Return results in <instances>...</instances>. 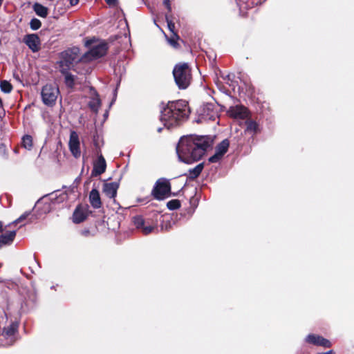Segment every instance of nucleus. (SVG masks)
Listing matches in <instances>:
<instances>
[{"mask_svg": "<svg viewBox=\"0 0 354 354\" xmlns=\"http://www.w3.org/2000/svg\"><path fill=\"white\" fill-rule=\"evenodd\" d=\"M213 139L207 136H187L182 137L177 146L176 153L180 162L192 164L199 160L211 147Z\"/></svg>", "mask_w": 354, "mask_h": 354, "instance_id": "f257e3e1", "label": "nucleus"}, {"mask_svg": "<svg viewBox=\"0 0 354 354\" xmlns=\"http://www.w3.org/2000/svg\"><path fill=\"white\" fill-rule=\"evenodd\" d=\"M190 110L185 100L169 102L162 109L160 120L164 127L171 129L181 125L189 118Z\"/></svg>", "mask_w": 354, "mask_h": 354, "instance_id": "f03ea898", "label": "nucleus"}, {"mask_svg": "<svg viewBox=\"0 0 354 354\" xmlns=\"http://www.w3.org/2000/svg\"><path fill=\"white\" fill-rule=\"evenodd\" d=\"M176 84L180 89L186 88L190 84L191 70L187 63L176 64L173 70Z\"/></svg>", "mask_w": 354, "mask_h": 354, "instance_id": "7ed1b4c3", "label": "nucleus"}, {"mask_svg": "<svg viewBox=\"0 0 354 354\" xmlns=\"http://www.w3.org/2000/svg\"><path fill=\"white\" fill-rule=\"evenodd\" d=\"M59 94V89L52 84L45 85L41 90L42 102L47 106H53L55 104Z\"/></svg>", "mask_w": 354, "mask_h": 354, "instance_id": "20e7f679", "label": "nucleus"}, {"mask_svg": "<svg viewBox=\"0 0 354 354\" xmlns=\"http://www.w3.org/2000/svg\"><path fill=\"white\" fill-rule=\"evenodd\" d=\"M171 191L170 183L165 178H160L156 183L153 194L156 199L161 200L168 196Z\"/></svg>", "mask_w": 354, "mask_h": 354, "instance_id": "39448f33", "label": "nucleus"}, {"mask_svg": "<svg viewBox=\"0 0 354 354\" xmlns=\"http://www.w3.org/2000/svg\"><path fill=\"white\" fill-rule=\"evenodd\" d=\"M107 49L106 43H99L93 46L88 53H85L81 59L86 62L100 58L106 54Z\"/></svg>", "mask_w": 354, "mask_h": 354, "instance_id": "423d86ee", "label": "nucleus"}, {"mask_svg": "<svg viewBox=\"0 0 354 354\" xmlns=\"http://www.w3.org/2000/svg\"><path fill=\"white\" fill-rule=\"evenodd\" d=\"M68 147L72 155L78 158L81 156L80 142L79 136L76 131H73L70 133Z\"/></svg>", "mask_w": 354, "mask_h": 354, "instance_id": "0eeeda50", "label": "nucleus"}, {"mask_svg": "<svg viewBox=\"0 0 354 354\" xmlns=\"http://www.w3.org/2000/svg\"><path fill=\"white\" fill-rule=\"evenodd\" d=\"M230 142L227 139L223 140L216 147L215 153L209 158V162H218L227 151Z\"/></svg>", "mask_w": 354, "mask_h": 354, "instance_id": "6e6552de", "label": "nucleus"}, {"mask_svg": "<svg viewBox=\"0 0 354 354\" xmlns=\"http://www.w3.org/2000/svg\"><path fill=\"white\" fill-rule=\"evenodd\" d=\"M106 169V162L102 154L97 156V159L93 162V167L91 171V176L96 177L105 172Z\"/></svg>", "mask_w": 354, "mask_h": 354, "instance_id": "1a4fd4ad", "label": "nucleus"}, {"mask_svg": "<svg viewBox=\"0 0 354 354\" xmlns=\"http://www.w3.org/2000/svg\"><path fill=\"white\" fill-rule=\"evenodd\" d=\"M305 341L308 344L322 346L324 348H329L331 346V343L328 339L315 334H309L306 336Z\"/></svg>", "mask_w": 354, "mask_h": 354, "instance_id": "9d476101", "label": "nucleus"}, {"mask_svg": "<svg viewBox=\"0 0 354 354\" xmlns=\"http://www.w3.org/2000/svg\"><path fill=\"white\" fill-rule=\"evenodd\" d=\"M24 41L33 53H36L39 50L41 41L37 35H27L25 36Z\"/></svg>", "mask_w": 354, "mask_h": 354, "instance_id": "9b49d317", "label": "nucleus"}, {"mask_svg": "<svg viewBox=\"0 0 354 354\" xmlns=\"http://www.w3.org/2000/svg\"><path fill=\"white\" fill-rule=\"evenodd\" d=\"M228 113L231 117L236 119H244L248 116L247 109L241 105L230 106Z\"/></svg>", "mask_w": 354, "mask_h": 354, "instance_id": "f8f14e48", "label": "nucleus"}, {"mask_svg": "<svg viewBox=\"0 0 354 354\" xmlns=\"http://www.w3.org/2000/svg\"><path fill=\"white\" fill-rule=\"evenodd\" d=\"M78 48H73L62 53L63 62L66 63V66H69L73 62L77 59Z\"/></svg>", "mask_w": 354, "mask_h": 354, "instance_id": "ddd939ff", "label": "nucleus"}, {"mask_svg": "<svg viewBox=\"0 0 354 354\" xmlns=\"http://www.w3.org/2000/svg\"><path fill=\"white\" fill-rule=\"evenodd\" d=\"M19 323L17 322H12L9 326L5 327L3 331V335L10 339V342L12 344L14 342V336L18 331Z\"/></svg>", "mask_w": 354, "mask_h": 354, "instance_id": "4468645a", "label": "nucleus"}, {"mask_svg": "<svg viewBox=\"0 0 354 354\" xmlns=\"http://www.w3.org/2000/svg\"><path fill=\"white\" fill-rule=\"evenodd\" d=\"M118 187V183L115 182L105 183L104 185L103 192L107 197L114 198L116 196Z\"/></svg>", "mask_w": 354, "mask_h": 354, "instance_id": "2eb2a0df", "label": "nucleus"}, {"mask_svg": "<svg viewBox=\"0 0 354 354\" xmlns=\"http://www.w3.org/2000/svg\"><path fill=\"white\" fill-rule=\"evenodd\" d=\"M90 203L93 208L97 209L101 207L102 203L100 193L96 189H93L89 194Z\"/></svg>", "mask_w": 354, "mask_h": 354, "instance_id": "dca6fc26", "label": "nucleus"}, {"mask_svg": "<svg viewBox=\"0 0 354 354\" xmlns=\"http://www.w3.org/2000/svg\"><path fill=\"white\" fill-rule=\"evenodd\" d=\"M16 236V231H10L0 236V248L6 245H10Z\"/></svg>", "mask_w": 354, "mask_h": 354, "instance_id": "f3484780", "label": "nucleus"}, {"mask_svg": "<svg viewBox=\"0 0 354 354\" xmlns=\"http://www.w3.org/2000/svg\"><path fill=\"white\" fill-rule=\"evenodd\" d=\"M86 216L87 214L85 211L82 208L77 207L73 212V221L75 223H80L86 218Z\"/></svg>", "mask_w": 354, "mask_h": 354, "instance_id": "a211bd4d", "label": "nucleus"}, {"mask_svg": "<svg viewBox=\"0 0 354 354\" xmlns=\"http://www.w3.org/2000/svg\"><path fill=\"white\" fill-rule=\"evenodd\" d=\"M203 168L204 163L201 162L197 165L195 167L189 169L188 178L192 180L196 178L201 174Z\"/></svg>", "mask_w": 354, "mask_h": 354, "instance_id": "6ab92c4d", "label": "nucleus"}, {"mask_svg": "<svg viewBox=\"0 0 354 354\" xmlns=\"http://www.w3.org/2000/svg\"><path fill=\"white\" fill-rule=\"evenodd\" d=\"M32 8L37 15L43 18L47 17L48 12V8L44 6L43 5L39 3H34Z\"/></svg>", "mask_w": 354, "mask_h": 354, "instance_id": "aec40b11", "label": "nucleus"}, {"mask_svg": "<svg viewBox=\"0 0 354 354\" xmlns=\"http://www.w3.org/2000/svg\"><path fill=\"white\" fill-rule=\"evenodd\" d=\"M62 73L65 76L66 85L69 88H73L75 84V76L64 69L62 70Z\"/></svg>", "mask_w": 354, "mask_h": 354, "instance_id": "412c9836", "label": "nucleus"}, {"mask_svg": "<svg viewBox=\"0 0 354 354\" xmlns=\"http://www.w3.org/2000/svg\"><path fill=\"white\" fill-rule=\"evenodd\" d=\"M165 37L167 40V42L169 44V45L174 48H177L179 46V44L178 43V40L179 39V37L177 35V33H174L171 35L170 37H168L166 35Z\"/></svg>", "mask_w": 354, "mask_h": 354, "instance_id": "4be33fe9", "label": "nucleus"}, {"mask_svg": "<svg viewBox=\"0 0 354 354\" xmlns=\"http://www.w3.org/2000/svg\"><path fill=\"white\" fill-rule=\"evenodd\" d=\"M22 146L30 150L32 147V138L29 135H26L22 138L21 142Z\"/></svg>", "mask_w": 354, "mask_h": 354, "instance_id": "5701e85b", "label": "nucleus"}, {"mask_svg": "<svg viewBox=\"0 0 354 354\" xmlns=\"http://www.w3.org/2000/svg\"><path fill=\"white\" fill-rule=\"evenodd\" d=\"M1 90L5 93H9L12 89V86L6 80H3L0 83Z\"/></svg>", "mask_w": 354, "mask_h": 354, "instance_id": "b1692460", "label": "nucleus"}, {"mask_svg": "<svg viewBox=\"0 0 354 354\" xmlns=\"http://www.w3.org/2000/svg\"><path fill=\"white\" fill-rule=\"evenodd\" d=\"M133 222L134 225L138 229H142L145 224L143 218L140 216H136L133 218Z\"/></svg>", "mask_w": 354, "mask_h": 354, "instance_id": "393cba45", "label": "nucleus"}, {"mask_svg": "<svg viewBox=\"0 0 354 354\" xmlns=\"http://www.w3.org/2000/svg\"><path fill=\"white\" fill-rule=\"evenodd\" d=\"M100 105V100L97 96L94 97L88 104L89 107L93 111L97 112Z\"/></svg>", "mask_w": 354, "mask_h": 354, "instance_id": "a878e982", "label": "nucleus"}, {"mask_svg": "<svg viewBox=\"0 0 354 354\" xmlns=\"http://www.w3.org/2000/svg\"><path fill=\"white\" fill-rule=\"evenodd\" d=\"M167 207L170 210H175L180 207V203L178 200L174 199L169 201L167 204Z\"/></svg>", "mask_w": 354, "mask_h": 354, "instance_id": "bb28decb", "label": "nucleus"}, {"mask_svg": "<svg viewBox=\"0 0 354 354\" xmlns=\"http://www.w3.org/2000/svg\"><path fill=\"white\" fill-rule=\"evenodd\" d=\"M41 26V21L36 18H33L30 20V27L32 30H38Z\"/></svg>", "mask_w": 354, "mask_h": 354, "instance_id": "cd10ccee", "label": "nucleus"}, {"mask_svg": "<svg viewBox=\"0 0 354 354\" xmlns=\"http://www.w3.org/2000/svg\"><path fill=\"white\" fill-rule=\"evenodd\" d=\"M246 124H247L246 130L248 131L254 132V133L256 132L258 125L255 122L250 120V121H248L246 122Z\"/></svg>", "mask_w": 354, "mask_h": 354, "instance_id": "c85d7f7f", "label": "nucleus"}, {"mask_svg": "<svg viewBox=\"0 0 354 354\" xmlns=\"http://www.w3.org/2000/svg\"><path fill=\"white\" fill-rule=\"evenodd\" d=\"M30 214H31L30 211H27V212H24L17 219H16L15 221H13L12 223V224H17V223H19L24 221ZM11 225V223L9 224V225Z\"/></svg>", "mask_w": 354, "mask_h": 354, "instance_id": "c756f323", "label": "nucleus"}, {"mask_svg": "<svg viewBox=\"0 0 354 354\" xmlns=\"http://www.w3.org/2000/svg\"><path fill=\"white\" fill-rule=\"evenodd\" d=\"M165 19H166V21H167V24L168 29L171 31V32L172 34L176 33L174 32V29H175V24H174V23L172 21L171 19H169V17H168L167 15H166Z\"/></svg>", "mask_w": 354, "mask_h": 354, "instance_id": "7c9ffc66", "label": "nucleus"}, {"mask_svg": "<svg viewBox=\"0 0 354 354\" xmlns=\"http://www.w3.org/2000/svg\"><path fill=\"white\" fill-rule=\"evenodd\" d=\"M212 109H213V105L211 104H207L205 108L203 109V111L204 112L205 111V110L207 109V111H211L212 113H207V116L208 117L209 119H211L212 120L214 116H215V113L212 111Z\"/></svg>", "mask_w": 354, "mask_h": 354, "instance_id": "2f4dec72", "label": "nucleus"}, {"mask_svg": "<svg viewBox=\"0 0 354 354\" xmlns=\"http://www.w3.org/2000/svg\"><path fill=\"white\" fill-rule=\"evenodd\" d=\"M154 230V227L151 225H144L142 229V232L145 234H149Z\"/></svg>", "mask_w": 354, "mask_h": 354, "instance_id": "473e14b6", "label": "nucleus"}, {"mask_svg": "<svg viewBox=\"0 0 354 354\" xmlns=\"http://www.w3.org/2000/svg\"><path fill=\"white\" fill-rule=\"evenodd\" d=\"M163 4L166 6V8H167L169 12L171 11V4H170V1L169 0H164L163 1Z\"/></svg>", "mask_w": 354, "mask_h": 354, "instance_id": "72a5a7b5", "label": "nucleus"}, {"mask_svg": "<svg viewBox=\"0 0 354 354\" xmlns=\"http://www.w3.org/2000/svg\"><path fill=\"white\" fill-rule=\"evenodd\" d=\"M107 4L110 6H113L116 5L117 0H105Z\"/></svg>", "mask_w": 354, "mask_h": 354, "instance_id": "f704fd0d", "label": "nucleus"}, {"mask_svg": "<svg viewBox=\"0 0 354 354\" xmlns=\"http://www.w3.org/2000/svg\"><path fill=\"white\" fill-rule=\"evenodd\" d=\"M71 6H75L78 3L79 0H68Z\"/></svg>", "mask_w": 354, "mask_h": 354, "instance_id": "c9c22d12", "label": "nucleus"}, {"mask_svg": "<svg viewBox=\"0 0 354 354\" xmlns=\"http://www.w3.org/2000/svg\"><path fill=\"white\" fill-rule=\"evenodd\" d=\"M13 76L16 80H17L19 82H21L18 74L14 73Z\"/></svg>", "mask_w": 354, "mask_h": 354, "instance_id": "e433bc0d", "label": "nucleus"}, {"mask_svg": "<svg viewBox=\"0 0 354 354\" xmlns=\"http://www.w3.org/2000/svg\"><path fill=\"white\" fill-rule=\"evenodd\" d=\"M34 262L35 264H37L39 268H40V265H39V262L36 260L35 258H34Z\"/></svg>", "mask_w": 354, "mask_h": 354, "instance_id": "4c0bfd02", "label": "nucleus"}, {"mask_svg": "<svg viewBox=\"0 0 354 354\" xmlns=\"http://www.w3.org/2000/svg\"><path fill=\"white\" fill-rule=\"evenodd\" d=\"M3 231V223L0 221V232Z\"/></svg>", "mask_w": 354, "mask_h": 354, "instance_id": "58836bf2", "label": "nucleus"}, {"mask_svg": "<svg viewBox=\"0 0 354 354\" xmlns=\"http://www.w3.org/2000/svg\"><path fill=\"white\" fill-rule=\"evenodd\" d=\"M162 127H158V129H157V131H158V133H160V132L162 131Z\"/></svg>", "mask_w": 354, "mask_h": 354, "instance_id": "ea45409f", "label": "nucleus"}, {"mask_svg": "<svg viewBox=\"0 0 354 354\" xmlns=\"http://www.w3.org/2000/svg\"><path fill=\"white\" fill-rule=\"evenodd\" d=\"M116 91H117V89H115V93H116ZM114 95H115L114 97L115 98L116 94L114 93Z\"/></svg>", "mask_w": 354, "mask_h": 354, "instance_id": "a19ab883", "label": "nucleus"}, {"mask_svg": "<svg viewBox=\"0 0 354 354\" xmlns=\"http://www.w3.org/2000/svg\"><path fill=\"white\" fill-rule=\"evenodd\" d=\"M2 106V102H1V100L0 99V107Z\"/></svg>", "mask_w": 354, "mask_h": 354, "instance_id": "79ce46f5", "label": "nucleus"}]
</instances>
